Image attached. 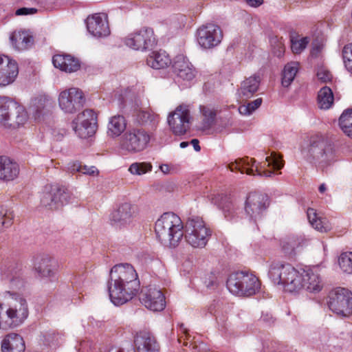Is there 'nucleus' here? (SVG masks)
<instances>
[{
	"label": "nucleus",
	"instance_id": "1",
	"mask_svg": "<svg viewBox=\"0 0 352 352\" xmlns=\"http://www.w3.org/2000/svg\"><path fill=\"white\" fill-rule=\"evenodd\" d=\"M140 282L133 266L120 263L110 270L107 291L111 302L120 306L131 300L138 292Z\"/></svg>",
	"mask_w": 352,
	"mask_h": 352
},
{
	"label": "nucleus",
	"instance_id": "2",
	"mask_svg": "<svg viewBox=\"0 0 352 352\" xmlns=\"http://www.w3.org/2000/svg\"><path fill=\"white\" fill-rule=\"evenodd\" d=\"M28 315V302L19 294L6 291L0 294V329L17 327Z\"/></svg>",
	"mask_w": 352,
	"mask_h": 352
},
{
	"label": "nucleus",
	"instance_id": "3",
	"mask_svg": "<svg viewBox=\"0 0 352 352\" xmlns=\"http://www.w3.org/2000/svg\"><path fill=\"white\" fill-rule=\"evenodd\" d=\"M183 225L181 219L175 213H164L155 224L157 240L170 248L178 246L184 236Z\"/></svg>",
	"mask_w": 352,
	"mask_h": 352
},
{
	"label": "nucleus",
	"instance_id": "4",
	"mask_svg": "<svg viewBox=\"0 0 352 352\" xmlns=\"http://www.w3.org/2000/svg\"><path fill=\"white\" fill-rule=\"evenodd\" d=\"M256 162L254 158H250L249 157L238 158L229 164V168L231 171L239 170L241 173L248 175H255V173H256L259 176L268 177L274 175V170H265V166H272L274 170H280L284 165L282 158L275 153H272L271 156L266 157L263 166L260 164H256Z\"/></svg>",
	"mask_w": 352,
	"mask_h": 352
},
{
	"label": "nucleus",
	"instance_id": "5",
	"mask_svg": "<svg viewBox=\"0 0 352 352\" xmlns=\"http://www.w3.org/2000/svg\"><path fill=\"white\" fill-rule=\"evenodd\" d=\"M228 289L238 296H251L261 289L258 278L248 271H236L229 274L226 280Z\"/></svg>",
	"mask_w": 352,
	"mask_h": 352
},
{
	"label": "nucleus",
	"instance_id": "6",
	"mask_svg": "<svg viewBox=\"0 0 352 352\" xmlns=\"http://www.w3.org/2000/svg\"><path fill=\"white\" fill-rule=\"evenodd\" d=\"M183 226V236L192 248H204L212 236V230L199 216L188 217Z\"/></svg>",
	"mask_w": 352,
	"mask_h": 352
},
{
	"label": "nucleus",
	"instance_id": "7",
	"mask_svg": "<svg viewBox=\"0 0 352 352\" xmlns=\"http://www.w3.org/2000/svg\"><path fill=\"white\" fill-rule=\"evenodd\" d=\"M28 119L25 107L8 96H0V123L6 128L16 129Z\"/></svg>",
	"mask_w": 352,
	"mask_h": 352
},
{
	"label": "nucleus",
	"instance_id": "8",
	"mask_svg": "<svg viewBox=\"0 0 352 352\" xmlns=\"http://www.w3.org/2000/svg\"><path fill=\"white\" fill-rule=\"evenodd\" d=\"M308 157L321 168L329 166L334 159L333 145L320 135H313L309 139Z\"/></svg>",
	"mask_w": 352,
	"mask_h": 352
},
{
	"label": "nucleus",
	"instance_id": "9",
	"mask_svg": "<svg viewBox=\"0 0 352 352\" xmlns=\"http://www.w3.org/2000/svg\"><path fill=\"white\" fill-rule=\"evenodd\" d=\"M160 348L153 333L144 330L136 333L133 344L126 342L120 346H113L107 352H159Z\"/></svg>",
	"mask_w": 352,
	"mask_h": 352
},
{
	"label": "nucleus",
	"instance_id": "10",
	"mask_svg": "<svg viewBox=\"0 0 352 352\" xmlns=\"http://www.w3.org/2000/svg\"><path fill=\"white\" fill-rule=\"evenodd\" d=\"M151 133L141 127H133L126 130L120 140V148L130 154L145 150L149 145Z\"/></svg>",
	"mask_w": 352,
	"mask_h": 352
},
{
	"label": "nucleus",
	"instance_id": "11",
	"mask_svg": "<svg viewBox=\"0 0 352 352\" xmlns=\"http://www.w3.org/2000/svg\"><path fill=\"white\" fill-rule=\"evenodd\" d=\"M72 194L68 188L58 184L46 185L41 197V205L50 210H57L72 202Z\"/></svg>",
	"mask_w": 352,
	"mask_h": 352
},
{
	"label": "nucleus",
	"instance_id": "12",
	"mask_svg": "<svg viewBox=\"0 0 352 352\" xmlns=\"http://www.w3.org/2000/svg\"><path fill=\"white\" fill-rule=\"evenodd\" d=\"M270 204V197L259 192H250L245 201V212L250 221L256 223L267 214Z\"/></svg>",
	"mask_w": 352,
	"mask_h": 352
},
{
	"label": "nucleus",
	"instance_id": "13",
	"mask_svg": "<svg viewBox=\"0 0 352 352\" xmlns=\"http://www.w3.org/2000/svg\"><path fill=\"white\" fill-rule=\"evenodd\" d=\"M327 305L337 316L349 317L352 314V293L347 289L338 287L329 292Z\"/></svg>",
	"mask_w": 352,
	"mask_h": 352
},
{
	"label": "nucleus",
	"instance_id": "14",
	"mask_svg": "<svg viewBox=\"0 0 352 352\" xmlns=\"http://www.w3.org/2000/svg\"><path fill=\"white\" fill-rule=\"evenodd\" d=\"M97 114L92 109H85L72 122L75 133L82 139L94 135L97 129Z\"/></svg>",
	"mask_w": 352,
	"mask_h": 352
},
{
	"label": "nucleus",
	"instance_id": "15",
	"mask_svg": "<svg viewBox=\"0 0 352 352\" xmlns=\"http://www.w3.org/2000/svg\"><path fill=\"white\" fill-rule=\"evenodd\" d=\"M124 43L135 50L146 51L156 45L157 39L152 28H143L129 34Z\"/></svg>",
	"mask_w": 352,
	"mask_h": 352
},
{
	"label": "nucleus",
	"instance_id": "16",
	"mask_svg": "<svg viewBox=\"0 0 352 352\" xmlns=\"http://www.w3.org/2000/svg\"><path fill=\"white\" fill-rule=\"evenodd\" d=\"M85 103L82 91L75 87L61 91L58 96L60 108L67 113H74L80 111Z\"/></svg>",
	"mask_w": 352,
	"mask_h": 352
},
{
	"label": "nucleus",
	"instance_id": "17",
	"mask_svg": "<svg viewBox=\"0 0 352 352\" xmlns=\"http://www.w3.org/2000/svg\"><path fill=\"white\" fill-rule=\"evenodd\" d=\"M197 41L203 49H211L217 46L223 38L219 26L214 23L204 25L197 30Z\"/></svg>",
	"mask_w": 352,
	"mask_h": 352
},
{
	"label": "nucleus",
	"instance_id": "18",
	"mask_svg": "<svg viewBox=\"0 0 352 352\" xmlns=\"http://www.w3.org/2000/svg\"><path fill=\"white\" fill-rule=\"evenodd\" d=\"M190 118L188 106L181 104L168 115L167 122L175 135H182L190 129Z\"/></svg>",
	"mask_w": 352,
	"mask_h": 352
},
{
	"label": "nucleus",
	"instance_id": "19",
	"mask_svg": "<svg viewBox=\"0 0 352 352\" xmlns=\"http://www.w3.org/2000/svg\"><path fill=\"white\" fill-rule=\"evenodd\" d=\"M87 29L90 34L96 38H104L110 34L107 15L95 13L85 20Z\"/></svg>",
	"mask_w": 352,
	"mask_h": 352
},
{
	"label": "nucleus",
	"instance_id": "20",
	"mask_svg": "<svg viewBox=\"0 0 352 352\" xmlns=\"http://www.w3.org/2000/svg\"><path fill=\"white\" fill-rule=\"evenodd\" d=\"M140 300L147 309L153 311H162L166 307L165 296L157 288L142 289L140 294Z\"/></svg>",
	"mask_w": 352,
	"mask_h": 352
},
{
	"label": "nucleus",
	"instance_id": "21",
	"mask_svg": "<svg viewBox=\"0 0 352 352\" xmlns=\"http://www.w3.org/2000/svg\"><path fill=\"white\" fill-rule=\"evenodd\" d=\"M134 214L133 205L129 202L122 203L110 214L111 224L116 228H124L133 221Z\"/></svg>",
	"mask_w": 352,
	"mask_h": 352
},
{
	"label": "nucleus",
	"instance_id": "22",
	"mask_svg": "<svg viewBox=\"0 0 352 352\" xmlns=\"http://www.w3.org/2000/svg\"><path fill=\"white\" fill-rule=\"evenodd\" d=\"M34 268L41 278H48L51 282L58 280L57 262L49 255L43 254L38 256L35 260Z\"/></svg>",
	"mask_w": 352,
	"mask_h": 352
},
{
	"label": "nucleus",
	"instance_id": "23",
	"mask_svg": "<svg viewBox=\"0 0 352 352\" xmlns=\"http://www.w3.org/2000/svg\"><path fill=\"white\" fill-rule=\"evenodd\" d=\"M172 67L177 76V82L180 80L190 82L196 76L195 67L183 55H178L175 58Z\"/></svg>",
	"mask_w": 352,
	"mask_h": 352
},
{
	"label": "nucleus",
	"instance_id": "24",
	"mask_svg": "<svg viewBox=\"0 0 352 352\" xmlns=\"http://www.w3.org/2000/svg\"><path fill=\"white\" fill-rule=\"evenodd\" d=\"M19 74V67L16 60L7 56L0 55V87L12 84Z\"/></svg>",
	"mask_w": 352,
	"mask_h": 352
},
{
	"label": "nucleus",
	"instance_id": "25",
	"mask_svg": "<svg viewBox=\"0 0 352 352\" xmlns=\"http://www.w3.org/2000/svg\"><path fill=\"white\" fill-rule=\"evenodd\" d=\"M293 266L289 263L281 262H273L270 265L268 270V277L270 280L274 284L278 285H285L286 278L288 276H292Z\"/></svg>",
	"mask_w": 352,
	"mask_h": 352
},
{
	"label": "nucleus",
	"instance_id": "26",
	"mask_svg": "<svg viewBox=\"0 0 352 352\" xmlns=\"http://www.w3.org/2000/svg\"><path fill=\"white\" fill-rule=\"evenodd\" d=\"M2 277L9 280L10 287L12 289L17 290L24 289L27 283L22 265L20 263H14L9 265L6 270L2 272Z\"/></svg>",
	"mask_w": 352,
	"mask_h": 352
},
{
	"label": "nucleus",
	"instance_id": "27",
	"mask_svg": "<svg viewBox=\"0 0 352 352\" xmlns=\"http://www.w3.org/2000/svg\"><path fill=\"white\" fill-rule=\"evenodd\" d=\"M211 201L222 211L226 220L232 221L236 217L238 208L230 195L217 194L214 195Z\"/></svg>",
	"mask_w": 352,
	"mask_h": 352
},
{
	"label": "nucleus",
	"instance_id": "28",
	"mask_svg": "<svg viewBox=\"0 0 352 352\" xmlns=\"http://www.w3.org/2000/svg\"><path fill=\"white\" fill-rule=\"evenodd\" d=\"M52 63L54 67L67 73L76 72L80 68V60L74 56L66 53L54 55Z\"/></svg>",
	"mask_w": 352,
	"mask_h": 352
},
{
	"label": "nucleus",
	"instance_id": "29",
	"mask_svg": "<svg viewBox=\"0 0 352 352\" xmlns=\"http://www.w3.org/2000/svg\"><path fill=\"white\" fill-rule=\"evenodd\" d=\"M9 40L13 49L18 52L27 50L34 44L33 36L25 30L14 31L10 34Z\"/></svg>",
	"mask_w": 352,
	"mask_h": 352
},
{
	"label": "nucleus",
	"instance_id": "30",
	"mask_svg": "<svg viewBox=\"0 0 352 352\" xmlns=\"http://www.w3.org/2000/svg\"><path fill=\"white\" fill-rule=\"evenodd\" d=\"M19 171V165L17 162L7 156H0V180L13 181L18 177Z\"/></svg>",
	"mask_w": 352,
	"mask_h": 352
},
{
	"label": "nucleus",
	"instance_id": "31",
	"mask_svg": "<svg viewBox=\"0 0 352 352\" xmlns=\"http://www.w3.org/2000/svg\"><path fill=\"white\" fill-rule=\"evenodd\" d=\"M25 350V341L18 333H10L1 341L2 352H24Z\"/></svg>",
	"mask_w": 352,
	"mask_h": 352
},
{
	"label": "nucleus",
	"instance_id": "32",
	"mask_svg": "<svg viewBox=\"0 0 352 352\" xmlns=\"http://www.w3.org/2000/svg\"><path fill=\"white\" fill-rule=\"evenodd\" d=\"M226 305L224 300L221 298L214 299L208 306L201 309V314L204 317L212 316L215 317L217 320H219L221 322H224L226 320Z\"/></svg>",
	"mask_w": 352,
	"mask_h": 352
},
{
	"label": "nucleus",
	"instance_id": "33",
	"mask_svg": "<svg viewBox=\"0 0 352 352\" xmlns=\"http://www.w3.org/2000/svg\"><path fill=\"white\" fill-rule=\"evenodd\" d=\"M261 84L259 75L245 79L241 84L240 95L245 99L252 98L258 90Z\"/></svg>",
	"mask_w": 352,
	"mask_h": 352
},
{
	"label": "nucleus",
	"instance_id": "34",
	"mask_svg": "<svg viewBox=\"0 0 352 352\" xmlns=\"http://www.w3.org/2000/svg\"><path fill=\"white\" fill-rule=\"evenodd\" d=\"M292 276H288L283 286L284 290L292 294H296L303 289V274L293 267Z\"/></svg>",
	"mask_w": 352,
	"mask_h": 352
},
{
	"label": "nucleus",
	"instance_id": "35",
	"mask_svg": "<svg viewBox=\"0 0 352 352\" xmlns=\"http://www.w3.org/2000/svg\"><path fill=\"white\" fill-rule=\"evenodd\" d=\"M303 289L310 292H318L321 290L320 277L312 270H303Z\"/></svg>",
	"mask_w": 352,
	"mask_h": 352
},
{
	"label": "nucleus",
	"instance_id": "36",
	"mask_svg": "<svg viewBox=\"0 0 352 352\" xmlns=\"http://www.w3.org/2000/svg\"><path fill=\"white\" fill-rule=\"evenodd\" d=\"M171 63V59L166 52H153L146 59L147 65L155 69L166 68Z\"/></svg>",
	"mask_w": 352,
	"mask_h": 352
},
{
	"label": "nucleus",
	"instance_id": "37",
	"mask_svg": "<svg viewBox=\"0 0 352 352\" xmlns=\"http://www.w3.org/2000/svg\"><path fill=\"white\" fill-rule=\"evenodd\" d=\"M126 127V121L123 116H113L109 120L107 135L111 138L118 137L125 131Z\"/></svg>",
	"mask_w": 352,
	"mask_h": 352
},
{
	"label": "nucleus",
	"instance_id": "38",
	"mask_svg": "<svg viewBox=\"0 0 352 352\" xmlns=\"http://www.w3.org/2000/svg\"><path fill=\"white\" fill-rule=\"evenodd\" d=\"M52 106L50 100L43 96L34 98L31 100L30 108L36 120H40L41 117L45 114L48 109Z\"/></svg>",
	"mask_w": 352,
	"mask_h": 352
},
{
	"label": "nucleus",
	"instance_id": "39",
	"mask_svg": "<svg viewBox=\"0 0 352 352\" xmlns=\"http://www.w3.org/2000/svg\"><path fill=\"white\" fill-rule=\"evenodd\" d=\"M333 94L327 86L322 87L318 94V103L320 109H329L333 103Z\"/></svg>",
	"mask_w": 352,
	"mask_h": 352
},
{
	"label": "nucleus",
	"instance_id": "40",
	"mask_svg": "<svg viewBox=\"0 0 352 352\" xmlns=\"http://www.w3.org/2000/svg\"><path fill=\"white\" fill-rule=\"evenodd\" d=\"M298 64L295 62L287 63L282 72L281 84L284 87H288L298 72Z\"/></svg>",
	"mask_w": 352,
	"mask_h": 352
},
{
	"label": "nucleus",
	"instance_id": "41",
	"mask_svg": "<svg viewBox=\"0 0 352 352\" xmlns=\"http://www.w3.org/2000/svg\"><path fill=\"white\" fill-rule=\"evenodd\" d=\"M263 102L261 98H258L253 101H250L247 104H241L239 107V112L243 116H250L254 112Z\"/></svg>",
	"mask_w": 352,
	"mask_h": 352
},
{
	"label": "nucleus",
	"instance_id": "42",
	"mask_svg": "<svg viewBox=\"0 0 352 352\" xmlns=\"http://www.w3.org/2000/svg\"><path fill=\"white\" fill-rule=\"evenodd\" d=\"M338 264L344 272L352 274V252L342 253L338 257Z\"/></svg>",
	"mask_w": 352,
	"mask_h": 352
},
{
	"label": "nucleus",
	"instance_id": "43",
	"mask_svg": "<svg viewBox=\"0 0 352 352\" xmlns=\"http://www.w3.org/2000/svg\"><path fill=\"white\" fill-rule=\"evenodd\" d=\"M200 110L204 116L203 124L206 128L212 126L215 121L216 111L205 106H201Z\"/></svg>",
	"mask_w": 352,
	"mask_h": 352
},
{
	"label": "nucleus",
	"instance_id": "44",
	"mask_svg": "<svg viewBox=\"0 0 352 352\" xmlns=\"http://www.w3.org/2000/svg\"><path fill=\"white\" fill-rule=\"evenodd\" d=\"M201 280L205 287L209 290H214L219 285L217 274L214 272L206 274L201 278Z\"/></svg>",
	"mask_w": 352,
	"mask_h": 352
},
{
	"label": "nucleus",
	"instance_id": "45",
	"mask_svg": "<svg viewBox=\"0 0 352 352\" xmlns=\"http://www.w3.org/2000/svg\"><path fill=\"white\" fill-rule=\"evenodd\" d=\"M152 170V165L146 162H135L132 164L129 168V172L133 175H141Z\"/></svg>",
	"mask_w": 352,
	"mask_h": 352
},
{
	"label": "nucleus",
	"instance_id": "46",
	"mask_svg": "<svg viewBox=\"0 0 352 352\" xmlns=\"http://www.w3.org/2000/svg\"><path fill=\"white\" fill-rule=\"evenodd\" d=\"M342 53L344 66L347 71L352 74V43L345 45Z\"/></svg>",
	"mask_w": 352,
	"mask_h": 352
},
{
	"label": "nucleus",
	"instance_id": "47",
	"mask_svg": "<svg viewBox=\"0 0 352 352\" xmlns=\"http://www.w3.org/2000/svg\"><path fill=\"white\" fill-rule=\"evenodd\" d=\"M136 121L141 125L151 123L155 120V116L147 111L138 110L133 115Z\"/></svg>",
	"mask_w": 352,
	"mask_h": 352
},
{
	"label": "nucleus",
	"instance_id": "48",
	"mask_svg": "<svg viewBox=\"0 0 352 352\" xmlns=\"http://www.w3.org/2000/svg\"><path fill=\"white\" fill-rule=\"evenodd\" d=\"M13 219L14 214L12 211L3 212L1 208L0 209V232L10 227L13 223Z\"/></svg>",
	"mask_w": 352,
	"mask_h": 352
},
{
	"label": "nucleus",
	"instance_id": "49",
	"mask_svg": "<svg viewBox=\"0 0 352 352\" xmlns=\"http://www.w3.org/2000/svg\"><path fill=\"white\" fill-rule=\"evenodd\" d=\"M338 124L342 131L352 124V109L344 110L339 118Z\"/></svg>",
	"mask_w": 352,
	"mask_h": 352
},
{
	"label": "nucleus",
	"instance_id": "50",
	"mask_svg": "<svg viewBox=\"0 0 352 352\" xmlns=\"http://www.w3.org/2000/svg\"><path fill=\"white\" fill-rule=\"evenodd\" d=\"M292 50L295 54H300L305 50L309 42V38L307 36L303 37L300 40L292 39Z\"/></svg>",
	"mask_w": 352,
	"mask_h": 352
},
{
	"label": "nucleus",
	"instance_id": "51",
	"mask_svg": "<svg viewBox=\"0 0 352 352\" xmlns=\"http://www.w3.org/2000/svg\"><path fill=\"white\" fill-rule=\"evenodd\" d=\"M72 170L89 175H94L96 171L98 172V170L95 166H91L89 168L87 166H82L80 163L74 164Z\"/></svg>",
	"mask_w": 352,
	"mask_h": 352
},
{
	"label": "nucleus",
	"instance_id": "52",
	"mask_svg": "<svg viewBox=\"0 0 352 352\" xmlns=\"http://www.w3.org/2000/svg\"><path fill=\"white\" fill-rule=\"evenodd\" d=\"M44 338L46 344L49 346L57 345L58 344L60 335L55 331H49L44 336Z\"/></svg>",
	"mask_w": 352,
	"mask_h": 352
},
{
	"label": "nucleus",
	"instance_id": "53",
	"mask_svg": "<svg viewBox=\"0 0 352 352\" xmlns=\"http://www.w3.org/2000/svg\"><path fill=\"white\" fill-rule=\"evenodd\" d=\"M282 249L286 254L292 253L298 246L297 243L292 241L291 238H288L281 242Z\"/></svg>",
	"mask_w": 352,
	"mask_h": 352
},
{
	"label": "nucleus",
	"instance_id": "54",
	"mask_svg": "<svg viewBox=\"0 0 352 352\" xmlns=\"http://www.w3.org/2000/svg\"><path fill=\"white\" fill-rule=\"evenodd\" d=\"M139 259L144 264H148L154 261L156 255L154 252H142L138 255Z\"/></svg>",
	"mask_w": 352,
	"mask_h": 352
},
{
	"label": "nucleus",
	"instance_id": "55",
	"mask_svg": "<svg viewBox=\"0 0 352 352\" xmlns=\"http://www.w3.org/2000/svg\"><path fill=\"white\" fill-rule=\"evenodd\" d=\"M38 10L36 8L23 7L18 8L15 12V14L16 16L31 15L36 14Z\"/></svg>",
	"mask_w": 352,
	"mask_h": 352
},
{
	"label": "nucleus",
	"instance_id": "56",
	"mask_svg": "<svg viewBox=\"0 0 352 352\" xmlns=\"http://www.w3.org/2000/svg\"><path fill=\"white\" fill-rule=\"evenodd\" d=\"M284 52L285 47L281 43H278L276 45L273 47V53L278 58H280L283 56Z\"/></svg>",
	"mask_w": 352,
	"mask_h": 352
},
{
	"label": "nucleus",
	"instance_id": "57",
	"mask_svg": "<svg viewBox=\"0 0 352 352\" xmlns=\"http://www.w3.org/2000/svg\"><path fill=\"white\" fill-rule=\"evenodd\" d=\"M307 216L310 223L316 222V220L318 219L316 210L311 208L307 209Z\"/></svg>",
	"mask_w": 352,
	"mask_h": 352
},
{
	"label": "nucleus",
	"instance_id": "58",
	"mask_svg": "<svg viewBox=\"0 0 352 352\" xmlns=\"http://www.w3.org/2000/svg\"><path fill=\"white\" fill-rule=\"evenodd\" d=\"M311 225L313 228L320 232H322L327 231V228L323 226L322 220L319 218L316 220V222L311 223Z\"/></svg>",
	"mask_w": 352,
	"mask_h": 352
},
{
	"label": "nucleus",
	"instance_id": "59",
	"mask_svg": "<svg viewBox=\"0 0 352 352\" xmlns=\"http://www.w3.org/2000/svg\"><path fill=\"white\" fill-rule=\"evenodd\" d=\"M245 3L250 7L257 8L263 3V0H245Z\"/></svg>",
	"mask_w": 352,
	"mask_h": 352
},
{
	"label": "nucleus",
	"instance_id": "60",
	"mask_svg": "<svg viewBox=\"0 0 352 352\" xmlns=\"http://www.w3.org/2000/svg\"><path fill=\"white\" fill-rule=\"evenodd\" d=\"M190 144L192 145L195 151L199 152L201 151V146H199V141L198 139L195 138L191 140Z\"/></svg>",
	"mask_w": 352,
	"mask_h": 352
},
{
	"label": "nucleus",
	"instance_id": "61",
	"mask_svg": "<svg viewBox=\"0 0 352 352\" xmlns=\"http://www.w3.org/2000/svg\"><path fill=\"white\" fill-rule=\"evenodd\" d=\"M161 171L165 174H167L170 171V168L168 164H162L160 167Z\"/></svg>",
	"mask_w": 352,
	"mask_h": 352
},
{
	"label": "nucleus",
	"instance_id": "62",
	"mask_svg": "<svg viewBox=\"0 0 352 352\" xmlns=\"http://www.w3.org/2000/svg\"><path fill=\"white\" fill-rule=\"evenodd\" d=\"M91 318H89V322L94 326V322H96V326L98 328H100L103 326V322H101V321H96L93 318H91Z\"/></svg>",
	"mask_w": 352,
	"mask_h": 352
},
{
	"label": "nucleus",
	"instance_id": "63",
	"mask_svg": "<svg viewBox=\"0 0 352 352\" xmlns=\"http://www.w3.org/2000/svg\"><path fill=\"white\" fill-rule=\"evenodd\" d=\"M344 133L352 139V124L348 126Z\"/></svg>",
	"mask_w": 352,
	"mask_h": 352
},
{
	"label": "nucleus",
	"instance_id": "64",
	"mask_svg": "<svg viewBox=\"0 0 352 352\" xmlns=\"http://www.w3.org/2000/svg\"><path fill=\"white\" fill-rule=\"evenodd\" d=\"M326 190H327V187H326L325 184H322L320 185V186L318 188V190L320 193H324Z\"/></svg>",
	"mask_w": 352,
	"mask_h": 352
}]
</instances>
